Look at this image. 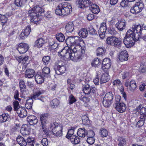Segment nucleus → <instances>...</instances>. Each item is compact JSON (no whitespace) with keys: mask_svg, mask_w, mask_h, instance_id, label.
<instances>
[{"mask_svg":"<svg viewBox=\"0 0 146 146\" xmlns=\"http://www.w3.org/2000/svg\"><path fill=\"white\" fill-rule=\"evenodd\" d=\"M82 122L83 123L86 125L88 124V123L89 122V120L88 117L86 116H84L82 118Z\"/></svg>","mask_w":146,"mask_h":146,"instance_id":"nucleus-64","label":"nucleus"},{"mask_svg":"<svg viewBox=\"0 0 146 146\" xmlns=\"http://www.w3.org/2000/svg\"><path fill=\"white\" fill-rule=\"evenodd\" d=\"M126 23L125 20L123 19L119 20L115 24V27L119 31H122L125 28Z\"/></svg>","mask_w":146,"mask_h":146,"instance_id":"nucleus-14","label":"nucleus"},{"mask_svg":"<svg viewBox=\"0 0 146 146\" xmlns=\"http://www.w3.org/2000/svg\"><path fill=\"white\" fill-rule=\"evenodd\" d=\"M54 69L56 74L60 75L65 72L66 70V67L63 61H59L55 63L54 66Z\"/></svg>","mask_w":146,"mask_h":146,"instance_id":"nucleus-8","label":"nucleus"},{"mask_svg":"<svg viewBox=\"0 0 146 146\" xmlns=\"http://www.w3.org/2000/svg\"><path fill=\"white\" fill-rule=\"evenodd\" d=\"M70 138L71 142L73 144H77L80 142L79 138L76 135H72Z\"/></svg>","mask_w":146,"mask_h":146,"instance_id":"nucleus-39","label":"nucleus"},{"mask_svg":"<svg viewBox=\"0 0 146 146\" xmlns=\"http://www.w3.org/2000/svg\"><path fill=\"white\" fill-rule=\"evenodd\" d=\"M50 72V68L47 67H45L42 70V73L43 74H44V76H45V75L49 76Z\"/></svg>","mask_w":146,"mask_h":146,"instance_id":"nucleus-51","label":"nucleus"},{"mask_svg":"<svg viewBox=\"0 0 146 146\" xmlns=\"http://www.w3.org/2000/svg\"><path fill=\"white\" fill-rule=\"evenodd\" d=\"M125 85L127 87H128V89L132 92L137 87L135 81L133 80H131L129 82V81H126Z\"/></svg>","mask_w":146,"mask_h":146,"instance_id":"nucleus-15","label":"nucleus"},{"mask_svg":"<svg viewBox=\"0 0 146 146\" xmlns=\"http://www.w3.org/2000/svg\"><path fill=\"white\" fill-rule=\"evenodd\" d=\"M87 133V130L84 128H80L78 129L77 134L80 137H84Z\"/></svg>","mask_w":146,"mask_h":146,"instance_id":"nucleus-30","label":"nucleus"},{"mask_svg":"<svg viewBox=\"0 0 146 146\" xmlns=\"http://www.w3.org/2000/svg\"><path fill=\"white\" fill-rule=\"evenodd\" d=\"M72 7L70 4L67 2L60 3L55 10L56 14L59 16H65L69 14L72 12Z\"/></svg>","mask_w":146,"mask_h":146,"instance_id":"nucleus-2","label":"nucleus"},{"mask_svg":"<svg viewBox=\"0 0 146 146\" xmlns=\"http://www.w3.org/2000/svg\"><path fill=\"white\" fill-rule=\"evenodd\" d=\"M72 50L71 48H68V49H66L65 48L62 49L60 51H58V53L63 57H65L67 59L70 58L72 57Z\"/></svg>","mask_w":146,"mask_h":146,"instance_id":"nucleus-11","label":"nucleus"},{"mask_svg":"<svg viewBox=\"0 0 146 146\" xmlns=\"http://www.w3.org/2000/svg\"><path fill=\"white\" fill-rule=\"evenodd\" d=\"M143 32L145 33L144 34H141L139 35L138 40L139 38H142L144 40L146 41V30L143 31Z\"/></svg>","mask_w":146,"mask_h":146,"instance_id":"nucleus-59","label":"nucleus"},{"mask_svg":"<svg viewBox=\"0 0 146 146\" xmlns=\"http://www.w3.org/2000/svg\"><path fill=\"white\" fill-rule=\"evenodd\" d=\"M106 24L105 23H101L99 29L98 31V33L100 37L102 36V38L105 37L104 34L106 31Z\"/></svg>","mask_w":146,"mask_h":146,"instance_id":"nucleus-20","label":"nucleus"},{"mask_svg":"<svg viewBox=\"0 0 146 146\" xmlns=\"http://www.w3.org/2000/svg\"><path fill=\"white\" fill-rule=\"evenodd\" d=\"M88 32L86 29H82L78 32L79 35L83 38H85L88 35Z\"/></svg>","mask_w":146,"mask_h":146,"instance_id":"nucleus-36","label":"nucleus"},{"mask_svg":"<svg viewBox=\"0 0 146 146\" xmlns=\"http://www.w3.org/2000/svg\"><path fill=\"white\" fill-rule=\"evenodd\" d=\"M42 92L38 89H36L33 92V95L32 96L31 98L35 100H40L42 101L40 99L38 98V97L42 94Z\"/></svg>","mask_w":146,"mask_h":146,"instance_id":"nucleus-32","label":"nucleus"},{"mask_svg":"<svg viewBox=\"0 0 146 146\" xmlns=\"http://www.w3.org/2000/svg\"><path fill=\"white\" fill-rule=\"evenodd\" d=\"M115 101L114 106L116 110L120 113H123L126 109L125 104L120 102L121 97L119 95H116L115 96Z\"/></svg>","mask_w":146,"mask_h":146,"instance_id":"nucleus-6","label":"nucleus"},{"mask_svg":"<svg viewBox=\"0 0 146 146\" xmlns=\"http://www.w3.org/2000/svg\"><path fill=\"white\" fill-rule=\"evenodd\" d=\"M74 133V129L72 127L71 129H69L67 135L66 136V138L68 139H69L71 137L72 135H73Z\"/></svg>","mask_w":146,"mask_h":146,"instance_id":"nucleus-50","label":"nucleus"},{"mask_svg":"<svg viewBox=\"0 0 146 146\" xmlns=\"http://www.w3.org/2000/svg\"><path fill=\"white\" fill-rule=\"evenodd\" d=\"M113 84L114 86L118 87L121 85V83L119 80L117 79L114 80Z\"/></svg>","mask_w":146,"mask_h":146,"instance_id":"nucleus-61","label":"nucleus"},{"mask_svg":"<svg viewBox=\"0 0 146 146\" xmlns=\"http://www.w3.org/2000/svg\"><path fill=\"white\" fill-rule=\"evenodd\" d=\"M66 31L68 33L72 32L74 29V26L72 22H69L66 26Z\"/></svg>","mask_w":146,"mask_h":146,"instance_id":"nucleus-34","label":"nucleus"},{"mask_svg":"<svg viewBox=\"0 0 146 146\" xmlns=\"http://www.w3.org/2000/svg\"><path fill=\"white\" fill-rule=\"evenodd\" d=\"M128 0H122L120 5L122 7H126L128 6Z\"/></svg>","mask_w":146,"mask_h":146,"instance_id":"nucleus-60","label":"nucleus"},{"mask_svg":"<svg viewBox=\"0 0 146 146\" xmlns=\"http://www.w3.org/2000/svg\"><path fill=\"white\" fill-rule=\"evenodd\" d=\"M135 35L131 29L128 30L123 39V43L127 48H130L134 45L135 41L138 40V36Z\"/></svg>","mask_w":146,"mask_h":146,"instance_id":"nucleus-4","label":"nucleus"},{"mask_svg":"<svg viewBox=\"0 0 146 146\" xmlns=\"http://www.w3.org/2000/svg\"><path fill=\"white\" fill-rule=\"evenodd\" d=\"M29 48L27 44L22 42L18 45L17 49L20 54H23L28 50Z\"/></svg>","mask_w":146,"mask_h":146,"instance_id":"nucleus-13","label":"nucleus"},{"mask_svg":"<svg viewBox=\"0 0 146 146\" xmlns=\"http://www.w3.org/2000/svg\"><path fill=\"white\" fill-rule=\"evenodd\" d=\"M106 43L109 45L117 47L119 48L121 47L122 43L118 38L113 36L108 37L107 38Z\"/></svg>","mask_w":146,"mask_h":146,"instance_id":"nucleus-9","label":"nucleus"},{"mask_svg":"<svg viewBox=\"0 0 146 146\" xmlns=\"http://www.w3.org/2000/svg\"><path fill=\"white\" fill-rule=\"evenodd\" d=\"M33 100L31 98H29L26 100L25 106L28 109L31 110L32 108Z\"/></svg>","mask_w":146,"mask_h":146,"instance_id":"nucleus-33","label":"nucleus"},{"mask_svg":"<svg viewBox=\"0 0 146 146\" xmlns=\"http://www.w3.org/2000/svg\"><path fill=\"white\" fill-rule=\"evenodd\" d=\"M3 119V122H5L10 120V116L7 113L3 114L0 117Z\"/></svg>","mask_w":146,"mask_h":146,"instance_id":"nucleus-49","label":"nucleus"},{"mask_svg":"<svg viewBox=\"0 0 146 146\" xmlns=\"http://www.w3.org/2000/svg\"><path fill=\"white\" fill-rule=\"evenodd\" d=\"M29 57L28 56H20L17 58V60L19 63L21 62L24 64L27 63Z\"/></svg>","mask_w":146,"mask_h":146,"instance_id":"nucleus-38","label":"nucleus"},{"mask_svg":"<svg viewBox=\"0 0 146 146\" xmlns=\"http://www.w3.org/2000/svg\"><path fill=\"white\" fill-rule=\"evenodd\" d=\"M66 44L68 48L73 47L74 48L80 50L82 49L80 44L84 42L82 39L78 36H70L65 40Z\"/></svg>","mask_w":146,"mask_h":146,"instance_id":"nucleus-3","label":"nucleus"},{"mask_svg":"<svg viewBox=\"0 0 146 146\" xmlns=\"http://www.w3.org/2000/svg\"><path fill=\"white\" fill-rule=\"evenodd\" d=\"M31 30V27L29 26H27L21 32L20 35V37L22 39H24L25 37H27L29 34Z\"/></svg>","mask_w":146,"mask_h":146,"instance_id":"nucleus-23","label":"nucleus"},{"mask_svg":"<svg viewBox=\"0 0 146 146\" xmlns=\"http://www.w3.org/2000/svg\"><path fill=\"white\" fill-rule=\"evenodd\" d=\"M56 39L60 42H63L65 39L64 35L61 33H57L56 35Z\"/></svg>","mask_w":146,"mask_h":146,"instance_id":"nucleus-41","label":"nucleus"},{"mask_svg":"<svg viewBox=\"0 0 146 146\" xmlns=\"http://www.w3.org/2000/svg\"><path fill=\"white\" fill-rule=\"evenodd\" d=\"M31 129L27 125H23L21 128L20 132L23 136L29 135L30 133Z\"/></svg>","mask_w":146,"mask_h":146,"instance_id":"nucleus-18","label":"nucleus"},{"mask_svg":"<svg viewBox=\"0 0 146 146\" xmlns=\"http://www.w3.org/2000/svg\"><path fill=\"white\" fill-rule=\"evenodd\" d=\"M50 129L52 134L57 137H60L62 134V127L58 125V123H52L50 125Z\"/></svg>","mask_w":146,"mask_h":146,"instance_id":"nucleus-7","label":"nucleus"},{"mask_svg":"<svg viewBox=\"0 0 146 146\" xmlns=\"http://www.w3.org/2000/svg\"><path fill=\"white\" fill-rule=\"evenodd\" d=\"M141 10L137 6L135 5L131 7V9L130 12L132 13L136 14L139 13Z\"/></svg>","mask_w":146,"mask_h":146,"instance_id":"nucleus-43","label":"nucleus"},{"mask_svg":"<svg viewBox=\"0 0 146 146\" xmlns=\"http://www.w3.org/2000/svg\"><path fill=\"white\" fill-rule=\"evenodd\" d=\"M109 33L112 35H115L117 33V31L115 28H111L109 30Z\"/></svg>","mask_w":146,"mask_h":146,"instance_id":"nucleus-63","label":"nucleus"},{"mask_svg":"<svg viewBox=\"0 0 146 146\" xmlns=\"http://www.w3.org/2000/svg\"><path fill=\"white\" fill-rule=\"evenodd\" d=\"M89 2L88 0H77L76 1L77 6L80 8H84L85 5Z\"/></svg>","mask_w":146,"mask_h":146,"instance_id":"nucleus-28","label":"nucleus"},{"mask_svg":"<svg viewBox=\"0 0 146 146\" xmlns=\"http://www.w3.org/2000/svg\"><path fill=\"white\" fill-rule=\"evenodd\" d=\"M58 44L56 43H54L52 44L50 46L49 49L51 51L53 50L56 49L58 47Z\"/></svg>","mask_w":146,"mask_h":146,"instance_id":"nucleus-62","label":"nucleus"},{"mask_svg":"<svg viewBox=\"0 0 146 146\" xmlns=\"http://www.w3.org/2000/svg\"><path fill=\"white\" fill-rule=\"evenodd\" d=\"M40 117L43 131L45 134H46L47 131L46 124L47 117L45 115H42L40 116Z\"/></svg>","mask_w":146,"mask_h":146,"instance_id":"nucleus-16","label":"nucleus"},{"mask_svg":"<svg viewBox=\"0 0 146 146\" xmlns=\"http://www.w3.org/2000/svg\"><path fill=\"white\" fill-rule=\"evenodd\" d=\"M35 80L36 82L38 84H41L44 81V78L40 73H38L35 76Z\"/></svg>","mask_w":146,"mask_h":146,"instance_id":"nucleus-26","label":"nucleus"},{"mask_svg":"<svg viewBox=\"0 0 146 146\" xmlns=\"http://www.w3.org/2000/svg\"><path fill=\"white\" fill-rule=\"evenodd\" d=\"M44 9L39 5H36L29 11V16L31 22L37 24L40 19L39 17L44 13Z\"/></svg>","mask_w":146,"mask_h":146,"instance_id":"nucleus-1","label":"nucleus"},{"mask_svg":"<svg viewBox=\"0 0 146 146\" xmlns=\"http://www.w3.org/2000/svg\"><path fill=\"white\" fill-rule=\"evenodd\" d=\"M142 105H140L136 108L137 112H139L140 120L145 121L146 119V108L144 107L141 108Z\"/></svg>","mask_w":146,"mask_h":146,"instance_id":"nucleus-12","label":"nucleus"},{"mask_svg":"<svg viewBox=\"0 0 146 146\" xmlns=\"http://www.w3.org/2000/svg\"><path fill=\"white\" fill-rule=\"evenodd\" d=\"M27 121L31 125H36L38 122L37 117L34 115H30L28 117Z\"/></svg>","mask_w":146,"mask_h":146,"instance_id":"nucleus-22","label":"nucleus"},{"mask_svg":"<svg viewBox=\"0 0 146 146\" xmlns=\"http://www.w3.org/2000/svg\"><path fill=\"white\" fill-rule=\"evenodd\" d=\"M111 103V101L103 98V104L104 107H108L110 106Z\"/></svg>","mask_w":146,"mask_h":146,"instance_id":"nucleus-54","label":"nucleus"},{"mask_svg":"<svg viewBox=\"0 0 146 146\" xmlns=\"http://www.w3.org/2000/svg\"><path fill=\"white\" fill-rule=\"evenodd\" d=\"M82 88L83 91L85 95H89L91 93L94 94L96 91V89L95 87L91 86L88 83L83 85Z\"/></svg>","mask_w":146,"mask_h":146,"instance_id":"nucleus-10","label":"nucleus"},{"mask_svg":"<svg viewBox=\"0 0 146 146\" xmlns=\"http://www.w3.org/2000/svg\"><path fill=\"white\" fill-rule=\"evenodd\" d=\"M117 140L119 142V146H125L126 143V139L124 138L119 137L117 138Z\"/></svg>","mask_w":146,"mask_h":146,"instance_id":"nucleus-44","label":"nucleus"},{"mask_svg":"<svg viewBox=\"0 0 146 146\" xmlns=\"http://www.w3.org/2000/svg\"><path fill=\"white\" fill-rule=\"evenodd\" d=\"M128 54L127 51L125 50L119 52V58L120 61L122 62L127 60L128 58Z\"/></svg>","mask_w":146,"mask_h":146,"instance_id":"nucleus-21","label":"nucleus"},{"mask_svg":"<svg viewBox=\"0 0 146 146\" xmlns=\"http://www.w3.org/2000/svg\"><path fill=\"white\" fill-rule=\"evenodd\" d=\"M105 49L103 47L98 48L96 50L97 55L102 56L105 53Z\"/></svg>","mask_w":146,"mask_h":146,"instance_id":"nucleus-42","label":"nucleus"},{"mask_svg":"<svg viewBox=\"0 0 146 146\" xmlns=\"http://www.w3.org/2000/svg\"><path fill=\"white\" fill-rule=\"evenodd\" d=\"M50 57L48 56H45L42 58V61L45 65H47L50 62Z\"/></svg>","mask_w":146,"mask_h":146,"instance_id":"nucleus-53","label":"nucleus"},{"mask_svg":"<svg viewBox=\"0 0 146 146\" xmlns=\"http://www.w3.org/2000/svg\"><path fill=\"white\" fill-rule=\"evenodd\" d=\"M76 99L74 96L72 94L69 96L68 101L70 104H72L76 102Z\"/></svg>","mask_w":146,"mask_h":146,"instance_id":"nucleus-52","label":"nucleus"},{"mask_svg":"<svg viewBox=\"0 0 146 146\" xmlns=\"http://www.w3.org/2000/svg\"><path fill=\"white\" fill-rule=\"evenodd\" d=\"M110 80V77L108 72H105L102 75L100 79V83L101 84L105 83Z\"/></svg>","mask_w":146,"mask_h":146,"instance_id":"nucleus-27","label":"nucleus"},{"mask_svg":"<svg viewBox=\"0 0 146 146\" xmlns=\"http://www.w3.org/2000/svg\"><path fill=\"white\" fill-rule=\"evenodd\" d=\"M17 113L19 117L22 118L26 117L27 115V111L24 107H22L19 108Z\"/></svg>","mask_w":146,"mask_h":146,"instance_id":"nucleus-25","label":"nucleus"},{"mask_svg":"<svg viewBox=\"0 0 146 146\" xmlns=\"http://www.w3.org/2000/svg\"><path fill=\"white\" fill-rule=\"evenodd\" d=\"M86 141L90 145H92L94 143L95 141V139L93 137H88Z\"/></svg>","mask_w":146,"mask_h":146,"instance_id":"nucleus-58","label":"nucleus"},{"mask_svg":"<svg viewBox=\"0 0 146 146\" xmlns=\"http://www.w3.org/2000/svg\"><path fill=\"white\" fill-rule=\"evenodd\" d=\"M17 141L21 146H26L27 142L26 140L21 136H18L17 138Z\"/></svg>","mask_w":146,"mask_h":146,"instance_id":"nucleus-29","label":"nucleus"},{"mask_svg":"<svg viewBox=\"0 0 146 146\" xmlns=\"http://www.w3.org/2000/svg\"><path fill=\"white\" fill-rule=\"evenodd\" d=\"M0 20L2 23L4 24L7 22V18L5 15L0 14Z\"/></svg>","mask_w":146,"mask_h":146,"instance_id":"nucleus-55","label":"nucleus"},{"mask_svg":"<svg viewBox=\"0 0 146 146\" xmlns=\"http://www.w3.org/2000/svg\"><path fill=\"white\" fill-rule=\"evenodd\" d=\"M45 40L42 38H40L37 39L35 42V46L38 48L41 47L44 43Z\"/></svg>","mask_w":146,"mask_h":146,"instance_id":"nucleus-35","label":"nucleus"},{"mask_svg":"<svg viewBox=\"0 0 146 146\" xmlns=\"http://www.w3.org/2000/svg\"><path fill=\"white\" fill-rule=\"evenodd\" d=\"M27 0H15V4L18 7L23 6L26 3Z\"/></svg>","mask_w":146,"mask_h":146,"instance_id":"nucleus-40","label":"nucleus"},{"mask_svg":"<svg viewBox=\"0 0 146 146\" xmlns=\"http://www.w3.org/2000/svg\"><path fill=\"white\" fill-rule=\"evenodd\" d=\"M19 85L21 91L23 94L26 90L25 83L23 80H21L19 82Z\"/></svg>","mask_w":146,"mask_h":146,"instance_id":"nucleus-37","label":"nucleus"},{"mask_svg":"<svg viewBox=\"0 0 146 146\" xmlns=\"http://www.w3.org/2000/svg\"><path fill=\"white\" fill-rule=\"evenodd\" d=\"M72 57L71 60L74 62L80 61L82 59V55L85 52V50L82 49L79 50L74 48V47H72Z\"/></svg>","mask_w":146,"mask_h":146,"instance_id":"nucleus-5","label":"nucleus"},{"mask_svg":"<svg viewBox=\"0 0 146 146\" xmlns=\"http://www.w3.org/2000/svg\"><path fill=\"white\" fill-rule=\"evenodd\" d=\"M113 98V95L111 92H110L106 94L104 98L107 100L111 101Z\"/></svg>","mask_w":146,"mask_h":146,"instance_id":"nucleus-47","label":"nucleus"},{"mask_svg":"<svg viewBox=\"0 0 146 146\" xmlns=\"http://www.w3.org/2000/svg\"><path fill=\"white\" fill-rule=\"evenodd\" d=\"M101 64L100 60L98 58H96L93 60L91 63L92 66L96 67Z\"/></svg>","mask_w":146,"mask_h":146,"instance_id":"nucleus-45","label":"nucleus"},{"mask_svg":"<svg viewBox=\"0 0 146 146\" xmlns=\"http://www.w3.org/2000/svg\"><path fill=\"white\" fill-rule=\"evenodd\" d=\"M13 103L14 110L17 111L19 108H21L19 106V102L17 101H15L13 102Z\"/></svg>","mask_w":146,"mask_h":146,"instance_id":"nucleus-57","label":"nucleus"},{"mask_svg":"<svg viewBox=\"0 0 146 146\" xmlns=\"http://www.w3.org/2000/svg\"><path fill=\"white\" fill-rule=\"evenodd\" d=\"M35 71L32 69H27L25 72V78H31L34 75Z\"/></svg>","mask_w":146,"mask_h":146,"instance_id":"nucleus-24","label":"nucleus"},{"mask_svg":"<svg viewBox=\"0 0 146 146\" xmlns=\"http://www.w3.org/2000/svg\"><path fill=\"white\" fill-rule=\"evenodd\" d=\"M90 95H85V96H82L80 98V100L84 102H87L89 101L90 100V98H91Z\"/></svg>","mask_w":146,"mask_h":146,"instance_id":"nucleus-46","label":"nucleus"},{"mask_svg":"<svg viewBox=\"0 0 146 146\" xmlns=\"http://www.w3.org/2000/svg\"><path fill=\"white\" fill-rule=\"evenodd\" d=\"M60 102L57 99H55L50 102V104L53 108H57L59 105Z\"/></svg>","mask_w":146,"mask_h":146,"instance_id":"nucleus-48","label":"nucleus"},{"mask_svg":"<svg viewBox=\"0 0 146 146\" xmlns=\"http://www.w3.org/2000/svg\"><path fill=\"white\" fill-rule=\"evenodd\" d=\"M132 29L133 31H132L134 33L135 35H136V36H139V35L141 34V32L143 30L141 28V26L139 25H135L132 26Z\"/></svg>","mask_w":146,"mask_h":146,"instance_id":"nucleus-19","label":"nucleus"},{"mask_svg":"<svg viewBox=\"0 0 146 146\" xmlns=\"http://www.w3.org/2000/svg\"><path fill=\"white\" fill-rule=\"evenodd\" d=\"M90 10L94 14H97L100 11L98 6L96 4H92L90 8Z\"/></svg>","mask_w":146,"mask_h":146,"instance_id":"nucleus-31","label":"nucleus"},{"mask_svg":"<svg viewBox=\"0 0 146 146\" xmlns=\"http://www.w3.org/2000/svg\"><path fill=\"white\" fill-rule=\"evenodd\" d=\"M100 133L101 136L103 137H107L108 135L107 131L104 129L101 130Z\"/></svg>","mask_w":146,"mask_h":146,"instance_id":"nucleus-56","label":"nucleus"},{"mask_svg":"<svg viewBox=\"0 0 146 146\" xmlns=\"http://www.w3.org/2000/svg\"><path fill=\"white\" fill-rule=\"evenodd\" d=\"M102 68L104 70L109 69L111 66V60L108 58H104L102 61Z\"/></svg>","mask_w":146,"mask_h":146,"instance_id":"nucleus-17","label":"nucleus"}]
</instances>
